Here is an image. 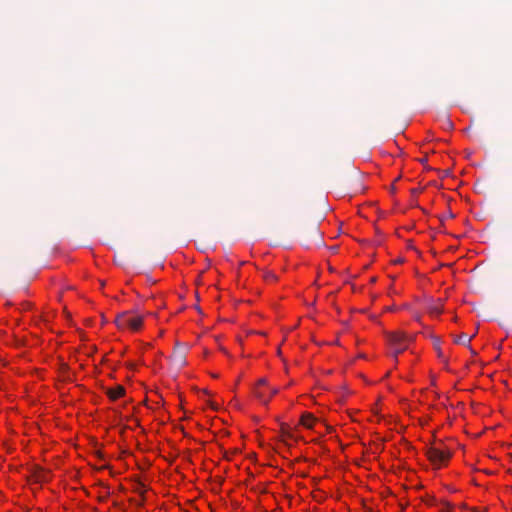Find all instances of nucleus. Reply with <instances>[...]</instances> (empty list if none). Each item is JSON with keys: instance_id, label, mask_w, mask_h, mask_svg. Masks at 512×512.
I'll use <instances>...</instances> for the list:
<instances>
[{"instance_id": "1", "label": "nucleus", "mask_w": 512, "mask_h": 512, "mask_svg": "<svg viewBox=\"0 0 512 512\" xmlns=\"http://www.w3.org/2000/svg\"><path fill=\"white\" fill-rule=\"evenodd\" d=\"M387 338L392 349L393 357L396 360L398 355L407 349L409 342L413 340L411 336L402 331L388 333Z\"/></svg>"}, {"instance_id": "2", "label": "nucleus", "mask_w": 512, "mask_h": 512, "mask_svg": "<svg viewBox=\"0 0 512 512\" xmlns=\"http://www.w3.org/2000/svg\"><path fill=\"white\" fill-rule=\"evenodd\" d=\"M426 455L430 462L436 468H439L449 461L452 454L451 451L445 448L442 443H439L438 445L428 447L426 450Z\"/></svg>"}, {"instance_id": "3", "label": "nucleus", "mask_w": 512, "mask_h": 512, "mask_svg": "<svg viewBox=\"0 0 512 512\" xmlns=\"http://www.w3.org/2000/svg\"><path fill=\"white\" fill-rule=\"evenodd\" d=\"M115 323L118 328H129L137 331L142 326L143 318L140 315H131L130 312H123L116 317Z\"/></svg>"}, {"instance_id": "4", "label": "nucleus", "mask_w": 512, "mask_h": 512, "mask_svg": "<svg viewBox=\"0 0 512 512\" xmlns=\"http://www.w3.org/2000/svg\"><path fill=\"white\" fill-rule=\"evenodd\" d=\"M171 364L174 368L180 369L186 364V347L183 345H180L179 343L176 344V347L173 351V354L170 358Z\"/></svg>"}, {"instance_id": "5", "label": "nucleus", "mask_w": 512, "mask_h": 512, "mask_svg": "<svg viewBox=\"0 0 512 512\" xmlns=\"http://www.w3.org/2000/svg\"><path fill=\"white\" fill-rule=\"evenodd\" d=\"M267 387V380L265 378H261L258 380L255 388L254 393L255 396L264 404H267L266 399V392L264 391V388Z\"/></svg>"}, {"instance_id": "6", "label": "nucleus", "mask_w": 512, "mask_h": 512, "mask_svg": "<svg viewBox=\"0 0 512 512\" xmlns=\"http://www.w3.org/2000/svg\"><path fill=\"white\" fill-rule=\"evenodd\" d=\"M125 393V389L122 386H116L108 390L107 394L111 400H117L122 397Z\"/></svg>"}, {"instance_id": "7", "label": "nucleus", "mask_w": 512, "mask_h": 512, "mask_svg": "<svg viewBox=\"0 0 512 512\" xmlns=\"http://www.w3.org/2000/svg\"><path fill=\"white\" fill-rule=\"evenodd\" d=\"M315 421V417L310 413H305L301 417V424L308 429H311L313 427Z\"/></svg>"}, {"instance_id": "8", "label": "nucleus", "mask_w": 512, "mask_h": 512, "mask_svg": "<svg viewBox=\"0 0 512 512\" xmlns=\"http://www.w3.org/2000/svg\"><path fill=\"white\" fill-rule=\"evenodd\" d=\"M473 337H474V334L469 336V335L463 333L458 338L455 339V342L458 344L468 346L471 349L470 342Z\"/></svg>"}, {"instance_id": "9", "label": "nucleus", "mask_w": 512, "mask_h": 512, "mask_svg": "<svg viewBox=\"0 0 512 512\" xmlns=\"http://www.w3.org/2000/svg\"><path fill=\"white\" fill-rule=\"evenodd\" d=\"M262 278L267 283H274L278 280L277 275L274 272L268 270H264L262 272Z\"/></svg>"}, {"instance_id": "10", "label": "nucleus", "mask_w": 512, "mask_h": 512, "mask_svg": "<svg viewBox=\"0 0 512 512\" xmlns=\"http://www.w3.org/2000/svg\"><path fill=\"white\" fill-rule=\"evenodd\" d=\"M264 391L266 392V399H267V402H268L269 399L278 392V389L277 388L265 387Z\"/></svg>"}, {"instance_id": "11", "label": "nucleus", "mask_w": 512, "mask_h": 512, "mask_svg": "<svg viewBox=\"0 0 512 512\" xmlns=\"http://www.w3.org/2000/svg\"><path fill=\"white\" fill-rule=\"evenodd\" d=\"M434 348L436 349L438 356L442 357V350L440 348V340L438 338L434 339Z\"/></svg>"}, {"instance_id": "12", "label": "nucleus", "mask_w": 512, "mask_h": 512, "mask_svg": "<svg viewBox=\"0 0 512 512\" xmlns=\"http://www.w3.org/2000/svg\"><path fill=\"white\" fill-rule=\"evenodd\" d=\"M446 127H448V128H452L453 127V124H452V122L450 120H447Z\"/></svg>"}, {"instance_id": "13", "label": "nucleus", "mask_w": 512, "mask_h": 512, "mask_svg": "<svg viewBox=\"0 0 512 512\" xmlns=\"http://www.w3.org/2000/svg\"><path fill=\"white\" fill-rule=\"evenodd\" d=\"M314 233H315L316 235H319V231H318V229H317V228H315V229H314Z\"/></svg>"}, {"instance_id": "14", "label": "nucleus", "mask_w": 512, "mask_h": 512, "mask_svg": "<svg viewBox=\"0 0 512 512\" xmlns=\"http://www.w3.org/2000/svg\"><path fill=\"white\" fill-rule=\"evenodd\" d=\"M439 512H447V511H446V510H444V509H442V510H440Z\"/></svg>"}]
</instances>
